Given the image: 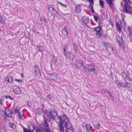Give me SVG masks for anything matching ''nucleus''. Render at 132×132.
<instances>
[{
    "label": "nucleus",
    "instance_id": "f257e3e1",
    "mask_svg": "<svg viewBox=\"0 0 132 132\" xmlns=\"http://www.w3.org/2000/svg\"><path fill=\"white\" fill-rule=\"evenodd\" d=\"M57 116H55V118L56 122L60 123L59 125L60 132H64V128L70 124L69 119L64 114L61 117L59 116L56 113Z\"/></svg>",
    "mask_w": 132,
    "mask_h": 132
},
{
    "label": "nucleus",
    "instance_id": "f03ea898",
    "mask_svg": "<svg viewBox=\"0 0 132 132\" xmlns=\"http://www.w3.org/2000/svg\"><path fill=\"white\" fill-rule=\"evenodd\" d=\"M43 117L44 119V122L43 123L44 126V129H45L46 132H50V129L49 128L48 122L46 120L50 121L51 120H53L55 118L52 112H49L48 111H45L44 114L43 115Z\"/></svg>",
    "mask_w": 132,
    "mask_h": 132
},
{
    "label": "nucleus",
    "instance_id": "7ed1b4c3",
    "mask_svg": "<svg viewBox=\"0 0 132 132\" xmlns=\"http://www.w3.org/2000/svg\"><path fill=\"white\" fill-rule=\"evenodd\" d=\"M28 129L23 127V128L24 132H33L35 131L36 132H46L45 129H44V127L42 128L37 126L34 127L32 125H28Z\"/></svg>",
    "mask_w": 132,
    "mask_h": 132
},
{
    "label": "nucleus",
    "instance_id": "20e7f679",
    "mask_svg": "<svg viewBox=\"0 0 132 132\" xmlns=\"http://www.w3.org/2000/svg\"><path fill=\"white\" fill-rule=\"evenodd\" d=\"M122 8L123 13L129 14L132 15V8L127 3H125Z\"/></svg>",
    "mask_w": 132,
    "mask_h": 132
},
{
    "label": "nucleus",
    "instance_id": "39448f33",
    "mask_svg": "<svg viewBox=\"0 0 132 132\" xmlns=\"http://www.w3.org/2000/svg\"><path fill=\"white\" fill-rule=\"evenodd\" d=\"M83 70L88 73H90L92 71L94 72L95 71L94 66L93 65H88L87 67H84Z\"/></svg>",
    "mask_w": 132,
    "mask_h": 132
},
{
    "label": "nucleus",
    "instance_id": "423d86ee",
    "mask_svg": "<svg viewBox=\"0 0 132 132\" xmlns=\"http://www.w3.org/2000/svg\"><path fill=\"white\" fill-rule=\"evenodd\" d=\"M20 108L18 106H17L16 108H13L12 110V112L13 114H18L19 118L20 119H22L21 117V113L20 112Z\"/></svg>",
    "mask_w": 132,
    "mask_h": 132
},
{
    "label": "nucleus",
    "instance_id": "0eeeda50",
    "mask_svg": "<svg viewBox=\"0 0 132 132\" xmlns=\"http://www.w3.org/2000/svg\"><path fill=\"white\" fill-rule=\"evenodd\" d=\"M125 80L128 84V88H132V79L130 77H127L125 79Z\"/></svg>",
    "mask_w": 132,
    "mask_h": 132
},
{
    "label": "nucleus",
    "instance_id": "6e6552de",
    "mask_svg": "<svg viewBox=\"0 0 132 132\" xmlns=\"http://www.w3.org/2000/svg\"><path fill=\"white\" fill-rule=\"evenodd\" d=\"M34 75L36 76L40 75V71L39 67L37 65L35 66V69L34 72Z\"/></svg>",
    "mask_w": 132,
    "mask_h": 132
},
{
    "label": "nucleus",
    "instance_id": "1a4fd4ad",
    "mask_svg": "<svg viewBox=\"0 0 132 132\" xmlns=\"http://www.w3.org/2000/svg\"><path fill=\"white\" fill-rule=\"evenodd\" d=\"M116 26L117 31L119 33L121 31V30L122 28L121 27V21L119 22H117L116 24Z\"/></svg>",
    "mask_w": 132,
    "mask_h": 132
},
{
    "label": "nucleus",
    "instance_id": "9d476101",
    "mask_svg": "<svg viewBox=\"0 0 132 132\" xmlns=\"http://www.w3.org/2000/svg\"><path fill=\"white\" fill-rule=\"evenodd\" d=\"M65 129L66 132H73V128L70 124L65 127V128H64V130Z\"/></svg>",
    "mask_w": 132,
    "mask_h": 132
},
{
    "label": "nucleus",
    "instance_id": "9b49d317",
    "mask_svg": "<svg viewBox=\"0 0 132 132\" xmlns=\"http://www.w3.org/2000/svg\"><path fill=\"white\" fill-rule=\"evenodd\" d=\"M64 55L67 59L73 60L74 57V56L70 52H66L65 53Z\"/></svg>",
    "mask_w": 132,
    "mask_h": 132
},
{
    "label": "nucleus",
    "instance_id": "f8f14e48",
    "mask_svg": "<svg viewBox=\"0 0 132 132\" xmlns=\"http://www.w3.org/2000/svg\"><path fill=\"white\" fill-rule=\"evenodd\" d=\"M116 39L118 45L120 46H121L123 44V40L121 37L118 35L116 36Z\"/></svg>",
    "mask_w": 132,
    "mask_h": 132
},
{
    "label": "nucleus",
    "instance_id": "ddd939ff",
    "mask_svg": "<svg viewBox=\"0 0 132 132\" xmlns=\"http://www.w3.org/2000/svg\"><path fill=\"white\" fill-rule=\"evenodd\" d=\"M5 114H6L7 116L9 118H11L12 117V111L10 110L7 109H5Z\"/></svg>",
    "mask_w": 132,
    "mask_h": 132
},
{
    "label": "nucleus",
    "instance_id": "4468645a",
    "mask_svg": "<svg viewBox=\"0 0 132 132\" xmlns=\"http://www.w3.org/2000/svg\"><path fill=\"white\" fill-rule=\"evenodd\" d=\"M82 20L84 24L87 25L89 22L88 17L86 16H83L82 17Z\"/></svg>",
    "mask_w": 132,
    "mask_h": 132
},
{
    "label": "nucleus",
    "instance_id": "2eb2a0df",
    "mask_svg": "<svg viewBox=\"0 0 132 132\" xmlns=\"http://www.w3.org/2000/svg\"><path fill=\"white\" fill-rule=\"evenodd\" d=\"M13 92L14 93L16 94H20L21 92V89L18 87L13 89Z\"/></svg>",
    "mask_w": 132,
    "mask_h": 132
},
{
    "label": "nucleus",
    "instance_id": "dca6fc26",
    "mask_svg": "<svg viewBox=\"0 0 132 132\" xmlns=\"http://www.w3.org/2000/svg\"><path fill=\"white\" fill-rule=\"evenodd\" d=\"M6 84L9 83H11L13 81V79L12 77L10 76L7 77L4 80Z\"/></svg>",
    "mask_w": 132,
    "mask_h": 132
},
{
    "label": "nucleus",
    "instance_id": "f3484780",
    "mask_svg": "<svg viewBox=\"0 0 132 132\" xmlns=\"http://www.w3.org/2000/svg\"><path fill=\"white\" fill-rule=\"evenodd\" d=\"M93 17L95 21L98 23L99 26H100L101 24V22L99 17L94 15H93Z\"/></svg>",
    "mask_w": 132,
    "mask_h": 132
},
{
    "label": "nucleus",
    "instance_id": "a211bd4d",
    "mask_svg": "<svg viewBox=\"0 0 132 132\" xmlns=\"http://www.w3.org/2000/svg\"><path fill=\"white\" fill-rule=\"evenodd\" d=\"M104 45L107 50H112V47L111 45L108 43H105Z\"/></svg>",
    "mask_w": 132,
    "mask_h": 132
},
{
    "label": "nucleus",
    "instance_id": "6ab92c4d",
    "mask_svg": "<svg viewBox=\"0 0 132 132\" xmlns=\"http://www.w3.org/2000/svg\"><path fill=\"white\" fill-rule=\"evenodd\" d=\"M86 129L87 131H93L92 127L91 125L89 124L86 125Z\"/></svg>",
    "mask_w": 132,
    "mask_h": 132
},
{
    "label": "nucleus",
    "instance_id": "aec40b11",
    "mask_svg": "<svg viewBox=\"0 0 132 132\" xmlns=\"http://www.w3.org/2000/svg\"><path fill=\"white\" fill-rule=\"evenodd\" d=\"M128 75V72L127 70L123 71L121 74V75L123 78L126 77Z\"/></svg>",
    "mask_w": 132,
    "mask_h": 132
},
{
    "label": "nucleus",
    "instance_id": "412c9836",
    "mask_svg": "<svg viewBox=\"0 0 132 132\" xmlns=\"http://www.w3.org/2000/svg\"><path fill=\"white\" fill-rule=\"evenodd\" d=\"M36 113L39 114H41L43 112V110L41 108H38L36 109Z\"/></svg>",
    "mask_w": 132,
    "mask_h": 132
},
{
    "label": "nucleus",
    "instance_id": "4be33fe9",
    "mask_svg": "<svg viewBox=\"0 0 132 132\" xmlns=\"http://www.w3.org/2000/svg\"><path fill=\"white\" fill-rule=\"evenodd\" d=\"M81 9V7L79 5H78L76 6L75 8V10L76 11L77 13H80Z\"/></svg>",
    "mask_w": 132,
    "mask_h": 132
},
{
    "label": "nucleus",
    "instance_id": "5701e85b",
    "mask_svg": "<svg viewBox=\"0 0 132 132\" xmlns=\"http://www.w3.org/2000/svg\"><path fill=\"white\" fill-rule=\"evenodd\" d=\"M62 34L66 36L68 35V32L66 30L65 27H64L62 30Z\"/></svg>",
    "mask_w": 132,
    "mask_h": 132
},
{
    "label": "nucleus",
    "instance_id": "b1692460",
    "mask_svg": "<svg viewBox=\"0 0 132 132\" xmlns=\"http://www.w3.org/2000/svg\"><path fill=\"white\" fill-rule=\"evenodd\" d=\"M49 78L52 79H55L57 78L56 75L55 73L50 74L49 75Z\"/></svg>",
    "mask_w": 132,
    "mask_h": 132
},
{
    "label": "nucleus",
    "instance_id": "393cba45",
    "mask_svg": "<svg viewBox=\"0 0 132 132\" xmlns=\"http://www.w3.org/2000/svg\"><path fill=\"white\" fill-rule=\"evenodd\" d=\"M99 27H95L94 28V30L96 32H100L101 30V28L100 27L101 25Z\"/></svg>",
    "mask_w": 132,
    "mask_h": 132
},
{
    "label": "nucleus",
    "instance_id": "a878e982",
    "mask_svg": "<svg viewBox=\"0 0 132 132\" xmlns=\"http://www.w3.org/2000/svg\"><path fill=\"white\" fill-rule=\"evenodd\" d=\"M109 4L111 8L113 9V4L112 3V0H105Z\"/></svg>",
    "mask_w": 132,
    "mask_h": 132
},
{
    "label": "nucleus",
    "instance_id": "bb28decb",
    "mask_svg": "<svg viewBox=\"0 0 132 132\" xmlns=\"http://www.w3.org/2000/svg\"><path fill=\"white\" fill-rule=\"evenodd\" d=\"M90 5L89 6V8L90 9V11L92 13H94V11L93 8V5H94V3H93V4H92V3H90Z\"/></svg>",
    "mask_w": 132,
    "mask_h": 132
},
{
    "label": "nucleus",
    "instance_id": "cd10ccee",
    "mask_svg": "<svg viewBox=\"0 0 132 132\" xmlns=\"http://www.w3.org/2000/svg\"><path fill=\"white\" fill-rule=\"evenodd\" d=\"M121 87L123 88H128V85L127 84V83H126V82L125 81V82H122L121 83Z\"/></svg>",
    "mask_w": 132,
    "mask_h": 132
},
{
    "label": "nucleus",
    "instance_id": "c85d7f7f",
    "mask_svg": "<svg viewBox=\"0 0 132 132\" xmlns=\"http://www.w3.org/2000/svg\"><path fill=\"white\" fill-rule=\"evenodd\" d=\"M9 126L13 129H14L16 127L15 125L13 123H10Z\"/></svg>",
    "mask_w": 132,
    "mask_h": 132
},
{
    "label": "nucleus",
    "instance_id": "c756f323",
    "mask_svg": "<svg viewBox=\"0 0 132 132\" xmlns=\"http://www.w3.org/2000/svg\"><path fill=\"white\" fill-rule=\"evenodd\" d=\"M73 46L74 49L75 50V52L76 53L77 52L78 50V47L77 45L75 43H73Z\"/></svg>",
    "mask_w": 132,
    "mask_h": 132
},
{
    "label": "nucleus",
    "instance_id": "7c9ffc66",
    "mask_svg": "<svg viewBox=\"0 0 132 132\" xmlns=\"http://www.w3.org/2000/svg\"><path fill=\"white\" fill-rule=\"evenodd\" d=\"M99 4L100 6L102 7V8H103L104 3L103 1L101 0H100Z\"/></svg>",
    "mask_w": 132,
    "mask_h": 132
},
{
    "label": "nucleus",
    "instance_id": "2f4dec72",
    "mask_svg": "<svg viewBox=\"0 0 132 132\" xmlns=\"http://www.w3.org/2000/svg\"><path fill=\"white\" fill-rule=\"evenodd\" d=\"M101 16L103 19H105L107 18V15H105V13L103 12Z\"/></svg>",
    "mask_w": 132,
    "mask_h": 132
},
{
    "label": "nucleus",
    "instance_id": "473e14b6",
    "mask_svg": "<svg viewBox=\"0 0 132 132\" xmlns=\"http://www.w3.org/2000/svg\"><path fill=\"white\" fill-rule=\"evenodd\" d=\"M124 1L125 2V3H127V4L128 3H132V0H123V2Z\"/></svg>",
    "mask_w": 132,
    "mask_h": 132
},
{
    "label": "nucleus",
    "instance_id": "72a5a7b5",
    "mask_svg": "<svg viewBox=\"0 0 132 132\" xmlns=\"http://www.w3.org/2000/svg\"><path fill=\"white\" fill-rule=\"evenodd\" d=\"M116 84L119 87H121V83L118 81H116Z\"/></svg>",
    "mask_w": 132,
    "mask_h": 132
},
{
    "label": "nucleus",
    "instance_id": "f704fd0d",
    "mask_svg": "<svg viewBox=\"0 0 132 132\" xmlns=\"http://www.w3.org/2000/svg\"><path fill=\"white\" fill-rule=\"evenodd\" d=\"M4 22V20L3 19L2 16L0 15V23L2 24Z\"/></svg>",
    "mask_w": 132,
    "mask_h": 132
},
{
    "label": "nucleus",
    "instance_id": "c9c22d12",
    "mask_svg": "<svg viewBox=\"0 0 132 132\" xmlns=\"http://www.w3.org/2000/svg\"><path fill=\"white\" fill-rule=\"evenodd\" d=\"M96 37L98 38H99L102 35L101 33H100V32H96Z\"/></svg>",
    "mask_w": 132,
    "mask_h": 132
},
{
    "label": "nucleus",
    "instance_id": "e433bc0d",
    "mask_svg": "<svg viewBox=\"0 0 132 132\" xmlns=\"http://www.w3.org/2000/svg\"><path fill=\"white\" fill-rule=\"evenodd\" d=\"M95 127L97 128H98L100 127V125L99 123H97L94 125Z\"/></svg>",
    "mask_w": 132,
    "mask_h": 132
},
{
    "label": "nucleus",
    "instance_id": "4c0bfd02",
    "mask_svg": "<svg viewBox=\"0 0 132 132\" xmlns=\"http://www.w3.org/2000/svg\"><path fill=\"white\" fill-rule=\"evenodd\" d=\"M57 3H58L60 4L62 6L65 7H67V5H66L64 4H63L62 3H61V2H59L58 1L57 2Z\"/></svg>",
    "mask_w": 132,
    "mask_h": 132
},
{
    "label": "nucleus",
    "instance_id": "58836bf2",
    "mask_svg": "<svg viewBox=\"0 0 132 132\" xmlns=\"http://www.w3.org/2000/svg\"><path fill=\"white\" fill-rule=\"evenodd\" d=\"M48 9L49 10H50V9H52L53 10L54 8L52 5H48Z\"/></svg>",
    "mask_w": 132,
    "mask_h": 132
},
{
    "label": "nucleus",
    "instance_id": "ea45409f",
    "mask_svg": "<svg viewBox=\"0 0 132 132\" xmlns=\"http://www.w3.org/2000/svg\"><path fill=\"white\" fill-rule=\"evenodd\" d=\"M15 80L18 83H19L21 84L22 82V80L21 79H15Z\"/></svg>",
    "mask_w": 132,
    "mask_h": 132
},
{
    "label": "nucleus",
    "instance_id": "a19ab883",
    "mask_svg": "<svg viewBox=\"0 0 132 132\" xmlns=\"http://www.w3.org/2000/svg\"><path fill=\"white\" fill-rule=\"evenodd\" d=\"M109 24L113 27V24L112 21L111 20H110L109 21Z\"/></svg>",
    "mask_w": 132,
    "mask_h": 132
},
{
    "label": "nucleus",
    "instance_id": "79ce46f5",
    "mask_svg": "<svg viewBox=\"0 0 132 132\" xmlns=\"http://www.w3.org/2000/svg\"><path fill=\"white\" fill-rule=\"evenodd\" d=\"M5 98H7H7H9V99H10L11 100H13V98H12L11 97V96H6L5 97Z\"/></svg>",
    "mask_w": 132,
    "mask_h": 132
},
{
    "label": "nucleus",
    "instance_id": "37998d69",
    "mask_svg": "<svg viewBox=\"0 0 132 132\" xmlns=\"http://www.w3.org/2000/svg\"><path fill=\"white\" fill-rule=\"evenodd\" d=\"M103 91L105 93H107L108 94H110L109 92L108 91L107 89H104Z\"/></svg>",
    "mask_w": 132,
    "mask_h": 132
},
{
    "label": "nucleus",
    "instance_id": "c03bdc74",
    "mask_svg": "<svg viewBox=\"0 0 132 132\" xmlns=\"http://www.w3.org/2000/svg\"><path fill=\"white\" fill-rule=\"evenodd\" d=\"M3 100L2 98H1L0 99V104L2 105L3 103Z\"/></svg>",
    "mask_w": 132,
    "mask_h": 132
},
{
    "label": "nucleus",
    "instance_id": "a18cd8bd",
    "mask_svg": "<svg viewBox=\"0 0 132 132\" xmlns=\"http://www.w3.org/2000/svg\"><path fill=\"white\" fill-rule=\"evenodd\" d=\"M90 3H92L93 4V0H88Z\"/></svg>",
    "mask_w": 132,
    "mask_h": 132
},
{
    "label": "nucleus",
    "instance_id": "49530a36",
    "mask_svg": "<svg viewBox=\"0 0 132 132\" xmlns=\"http://www.w3.org/2000/svg\"><path fill=\"white\" fill-rule=\"evenodd\" d=\"M80 66H82V65H83V62H82V61H81L80 62Z\"/></svg>",
    "mask_w": 132,
    "mask_h": 132
},
{
    "label": "nucleus",
    "instance_id": "de8ad7c7",
    "mask_svg": "<svg viewBox=\"0 0 132 132\" xmlns=\"http://www.w3.org/2000/svg\"><path fill=\"white\" fill-rule=\"evenodd\" d=\"M50 10L51 11H52V12H54V11H55V10L54 9H54L53 10H52V9H50Z\"/></svg>",
    "mask_w": 132,
    "mask_h": 132
},
{
    "label": "nucleus",
    "instance_id": "09e8293b",
    "mask_svg": "<svg viewBox=\"0 0 132 132\" xmlns=\"http://www.w3.org/2000/svg\"><path fill=\"white\" fill-rule=\"evenodd\" d=\"M121 6H122V5H123L122 4V2H121Z\"/></svg>",
    "mask_w": 132,
    "mask_h": 132
},
{
    "label": "nucleus",
    "instance_id": "8fccbe9b",
    "mask_svg": "<svg viewBox=\"0 0 132 132\" xmlns=\"http://www.w3.org/2000/svg\"><path fill=\"white\" fill-rule=\"evenodd\" d=\"M122 14H121V16H122Z\"/></svg>",
    "mask_w": 132,
    "mask_h": 132
}]
</instances>
